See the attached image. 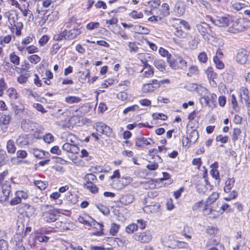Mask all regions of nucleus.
<instances>
[{
	"label": "nucleus",
	"instance_id": "nucleus-42",
	"mask_svg": "<svg viewBox=\"0 0 250 250\" xmlns=\"http://www.w3.org/2000/svg\"><path fill=\"white\" fill-rule=\"evenodd\" d=\"M206 73L208 79L212 80L213 81H214V79L216 78L217 74L213 71V69L211 67H208L207 69L206 70Z\"/></svg>",
	"mask_w": 250,
	"mask_h": 250
},
{
	"label": "nucleus",
	"instance_id": "nucleus-48",
	"mask_svg": "<svg viewBox=\"0 0 250 250\" xmlns=\"http://www.w3.org/2000/svg\"><path fill=\"white\" fill-rule=\"evenodd\" d=\"M34 185L41 190H43L46 188L47 186L46 182H44L42 181L38 180L34 182Z\"/></svg>",
	"mask_w": 250,
	"mask_h": 250
},
{
	"label": "nucleus",
	"instance_id": "nucleus-4",
	"mask_svg": "<svg viewBox=\"0 0 250 250\" xmlns=\"http://www.w3.org/2000/svg\"><path fill=\"white\" fill-rule=\"evenodd\" d=\"M21 126L24 131L32 132L38 130L39 125L32 121L25 119L21 121Z\"/></svg>",
	"mask_w": 250,
	"mask_h": 250
},
{
	"label": "nucleus",
	"instance_id": "nucleus-25",
	"mask_svg": "<svg viewBox=\"0 0 250 250\" xmlns=\"http://www.w3.org/2000/svg\"><path fill=\"white\" fill-rule=\"evenodd\" d=\"M11 119V116L9 114H3L0 118L1 125H7L9 124Z\"/></svg>",
	"mask_w": 250,
	"mask_h": 250
},
{
	"label": "nucleus",
	"instance_id": "nucleus-16",
	"mask_svg": "<svg viewBox=\"0 0 250 250\" xmlns=\"http://www.w3.org/2000/svg\"><path fill=\"white\" fill-rule=\"evenodd\" d=\"M16 144L20 147L28 145L29 144L28 136L27 135H19L16 139Z\"/></svg>",
	"mask_w": 250,
	"mask_h": 250
},
{
	"label": "nucleus",
	"instance_id": "nucleus-24",
	"mask_svg": "<svg viewBox=\"0 0 250 250\" xmlns=\"http://www.w3.org/2000/svg\"><path fill=\"white\" fill-rule=\"evenodd\" d=\"M143 76L146 78H149L153 75V68L151 65H146V68H144L142 71Z\"/></svg>",
	"mask_w": 250,
	"mask_h": 250
},
{
	"label": "nucleus",
	"instance_id": "nucleus-11",
	"mask_svg": "<svg viewBox=\"0 0 250 250\" xmlns=\"http://www.w3.org/2000/svg\"><path fill=\"white\" fill-rule=\"evenodd\" d=\"M164 245L167 248L171 249H176L177 248V244H178V241L174 239L172 236H168L162 240Z\"/></svg>",
	"mask_w": 250,
	"mask_h": 250
},
{
	"label": "nucleus",
	"instance_id": "nucleus-23",
	"mask_svg": "<svg viewBox=\"0 0 250 250\" xmlns=\"http://www.w3.org/2000/svg\"><path fill=\"white\" fill-rule=\"evenodd\" d=\"M169 5L166 3H164L161 6L160 9H159L160 14H159L162 18L167 16L169 14Z\"/></svg>",
	"mask_w": 250,
	"mask_h": 250
},
{
	"label": "nucleus",
	"instance_id": "nucleus-49",
	"mask_svg": "<svg viewBox=\"0 0 250 250\" xmlns=\"http://www.w3.org/2000/svg\"><path fill=\"white\" fill-rule=\"evenodd\" d=\"M41 58L38 55L34 54L28 57V60L32 63L36 64L41 61Z\"/></svg>",
	"mask_w": 250,
	"mask_h": 250
},
{
	"label": "nucleus",
	"instance_id": "nucleus-51",
	"mask_svg": "<svg viewBox=\"0 0 250 250\" xmlns=\"http://www.w3.org/2000/svg\"><path fill=\"white\" fill-rule=\"evenodd\" d=\"M231 104L232 106L233 109L238 111L239 110V107L238 106L237 102L236 97L234 94H232L231 96Z\"/></svg>",
	"mask_w": 250,
	"mask_h": 250
},
{
	"label": "nucleus",
	"instance_id": "nucleus-35",
	"mask_svg": "<svg viewBox=\"0 0 250 250\" xmlns=\"http://www.w3.org/2000/svg\"><path fill=\"white\" fill-rule=\"evenodd\" d=\"M157 88V86H154L152 83L145 84L143 87L142 90L144 92H149L155 90Z\"/></svg>",
	"mask_w": 250,
	"mask_h": 250
},
{
	"label": "nucleus",
	"instance_id": "nucleus-38",
	"mask_svg": "<svg viewBox=\"0 0 250 250\" xmlns=\"http://www.w3.org/2000/svg\"><path fill=\"white\" fill-rule=\"evenodd\" d=\"M8 21L11 26L15 25L16 22L18 21V15L14 13H10L8 15Z\"/></svg>",
	"mask_w": 250,
	"mask_h": 250
},
{
	"label": "nucleus",
	"instance_id": "nucleus-3",
	"mask_svg": "<svg viewBox=\"0 0 250 250\" xmlns=\"http://www.w3.org/2000/svg\"><path fill=\"white\" fill-rule=\"evenodd\" d=\"M239 97L242 103H245L248 107V113L250 117V96L248 89L245 87H242L239 91Z\"/></svg>",
	"mask_w": 250,
	"mask_h": 250
},
{
	"label": "nucleus",
	"instance_id": "nucleus-7",
	"mask_svg": "<svg viewBox=\"0 0 250 250\" xmlns=\"http://www.w3.org/2000/svg\"><path fill=\"white\" fill-rule=\"evenodd\" d=\"M1 188L2 196L0 197L1 202H4L8 200L11 193V186L8 182H5L4 183L0 184Z\"/></svg>",
	"mask_w": 250,
	"mask_h": 250
},
{
	"label": "nucleus",
	"instance_id": "nucleus-37",
	"mask_svg": "<svg viewBox=\"0 0 250 250\" xmlns=\"http://www.w3.org/2000/svg\"><path fill=\"white\" fill-rule=\"evenodd\" d=\"M177 61H178L179 68L184 69L187 67V62L181 57L177 56Z\"/></svg>",
	"mask_w": 250,
	"mask_h": 250
},
{
	"label": "nucleus",
	"instance_id": "nucleus-40",
	"mask_svg": "<svg viewBox=\"0 0 250 250\" xmlns=\"http://www.w3.org/2000/svg\"><path fill=\"white\" fill-rule=\"evenodd\" d=\"M120 227L119 225L114 223H112L110 229V233L113 236L115 235L118 233Z\"/></svg>",
	"mask_w": 250,
	"mask_h": 250
},
{
	"label": "nucleus",
	"instance_id": "nucleus-32",
	"mask_svg": "<svg viewBox=\"0 0 250 250\" xmlns=\"http://www.w3.org/2000/svg\"><path fill=\"white\" fill-rule=\"evenodd\" d=\"M169 66L173 69H179V66H178V61H177V56L176 57L175 59H174L173 58H171L170 57L167 60Z\"/></svg>",
	"mask_w": 250,
	"mask_h": 250
},
{
	"label": "nucleus",
	"instance_id": "nucleus-19",
	"mask_svg": "<svg viewBox=\"0 0 250 250\" xmlns=\"http://www.w3.org/2000/svg\"><path fill=\"white\" fill-rule=\"evenodd\" d=\"M14 241L16 242L14 250H25V247L23 246L22 242V236L17 234L14 237Z\"/></svg>",
	"mask_w": 250,
	"mask_h": 250
},
{
	"label": "nucleus",
	"instance_id": "nucleus-57",
	"mask_svg": "<svg viewBox=\"0 0 250 250\" xmlns=\"http://www.w3.org/2000/svg\"><path fill=\"white\" fill-rule=\"evenodd\" d=\"M152 117L154 120L160 119L163 121H165L167 119V115L163 113H155L152 115Z\"/></svg>",
	"mask_w": 250,
	"mask_h": 250
},
{
	"label": "nucleus",
	"instance_id": "nucleus-22",
	"mask_svg": "<svg viewBox=\"0 0 250 250\" xmlns=\"http://www.w3.org/2000/svg\"><path fill=\"white\" fill-rule=\"evenodd\" d=\"M235 179L232 178H228L225 183L224 190L226 193H229L234 186Z\"/></svg>",
	"mask_w": 250,
	"mask_h": 250
},
{
	"label": "nucleus",
	"instance_id": "nucleus-63",
	"mask_svg": "<svg viewBox=\"0 0 250 250\" xmlns=\"http://www.w3.org/2000/svg\"><path fill=\"white\" fill-rule=\"evenodd\" d=\"M220 59H217V57H213V61L215 63L216 67L219 69H222L224 68V64Z\"/></svg>",
	"mask_w": 250,
	"mask_h": 250
},
{
	"label": "nucleus",
	"instance_id": "nucleus-12",
	"mask_svg": "<svg viewBox=\"0 0 250 250\" xmlns=\"http://www.w3.org/2000/svg\"><path fill=\"white\" fill-rule=\"evenodd\" d=\"M186 9V5L184 1L182 0H177L175 5L174 11L178 16H181L183 15L185 13Z\"/></svg>",
	"mask_w": 250,
	"mask_h": 250
},
{
	"label": "nucleus",
	"instance_id": "nucleus-62",
	"mask_svg": "<svg viewBox=\"0 0 250 250\" xmlns=\"http://www.w3.org/2000/svg\"><path fill=\"white\" fill-rule=\"evenodd\" d=\"M241 133V130L239 128H235L233 129L232 139L233 141H236L238 139V136Z\"/></svg>",
	"mask_w": 250,
	"mask_h": 250
},
{
	"label": "nucleus",
	"instance_id": "nucleus-17",
	"mask_svg": "<svg viewBox=\"0 0 250 250\" xmlns=\"http://www.w3.org/2000/svg\"><path fill=\"white\" fill-rule=\"evenodd\" d=\"M198 139V132L195 129H193L190 132L189 136L186 138L187 140V144L186 146L188 145V144H194Z\"/></svg>",
	"mask_w": 250,
	"mask_h": 250
},
{
	"label": "nucleus",
	"instance_id": "nucleus-15",
	"mask_svg": "<svg viewBox=\"0 0 250 250\" xmlns=\"http://www.w3.org/2000/svg\"><path fill=\"white\" fill-rule=\"evenodd\" d=\"M160 208V205L159 203H155L153 205H150L146 206L144 208L143 210L146 213H157L159 211Z\"/></svg>",
	"mask_w": 250,
	"mask_h": 250
},
{
	"label": "nucleus",
	"instance_id": "nucleus-46",
	"mask_svg": "<svg viewBox=\"0 0 250 250\" xmlns=\"http://www.w3.org/2000/svg\"><path fill=\"white\" fill-rule=\"evenodd\" d=\"M198 43V38L195 36L189 41V45L190 48L192 49H195L197 47Z\"/></svg>",
	"mask_w": 250,
	"mask_h": 250
},
{
	"label": "nucleus",
	"instance_id": "nucleus-6",
	"mask_svg": "<svg viewBox=\"0 0 250 250\" xmlns=\"http://www.w3.org/2000/svg\"><path fill=\"white\" fill-rule=\"evenodd\" d=\"M15 196L10 202L11 206L17 205L21 203L22 200H26L28 197V194L23 190H18L15 192Z\"/></svg>",
	"mask_w": 250,
	"mask_h": 250
},
{
	"label": "nucleus",
	"instance_id": "nucleus-28",
	"mask_svg": "<svg viewBox=\"0 0 250 250\" xmlns=\"http://www.w3.org/2000/svg\"><path fill=\"white\" fill-rule=\"evenodd\" d=\"M173 32L174 35L179 38H185L187 36V33L182 30L181 26L175 27Z\"/></svg>",
	"mask_w": 250,
	"mask_h": 250
},
{
	"label": "nucleus",
	"instance_id": "nucleus-56",
	"mask_svg": "<svg viewBox=\"0 0 250 250\" xmlns=\"http://www.w3.org/2000/svg\"><path fill=\"white\" fill-rule=\"evenodd\" d=\"M237 196V192L233 190L230 192V194L228 196L224 197V199L227 201H229L231 200L235 199Z\"/></svg>",
	"mask_w": 250,
	"mask_h": 250
},
{
	"label": "nucleus",
	"instance_id": "nucleus-13",
	"mask_svg": "<svg viewBox=\"0 0 250 250\" xmlns=\"http://www.w3.org/2000/svg\"><path fill=\"white\" fill-rule=\"evenodd\" d=\"M62 148L64 151L73 154H77L80 151L79 147L77 145L67 143H65L63 144Z\"/></svg>",
	"mask_w": 250,
	"mask_h": 250
},
{
	"label": "nucleus",
	"instance_id": "nucleus-53",
	"mask_svg": "<svg viewBox=\"0 0 250 250\" xmlns=\"http://www.w3.org/2000/svg\"><path fill=\"white\" fill-rule=\"evenodd\" d=\"M199 61L202 63H206L208 61V56L206 52H202L198 55Z\"/></svg>",
	"mask_w": 250,
	"mask_h": 250
},
{
	"label": "nucleus",
	"instance_id": "nucleus-36",
	"mask_svg": "<svg viewBox=\"0 0 250 250\" xmlns=\"http://www.w3.org/2000/svg\"><path fill=\"white\" fill-rule=\"evenodd\" d=\"M54 40L56 41H61L63 39H66V30L61 31L60 33L55 35L53 37Z\"/></svg>",
	"mask_w": 250,
	"mask_h": 250
},
{
	"label": "nucleus",
	"instance_id": "nucleus-61",
	"mask_svg": "<svg viewBox=\"0 0 250 250\" xmlns=\"http://www.w3.org/2000/svg\"><path fill=\"white\" fill-rule=\"evenodd\" d=\"M43 139L45 143L48 144L51 143L54 140V136L50 133L45 134L43 136Z\"/></svg>",
	"mask_w": 250,
	"mask_h": 250
},
{
	"label": "nucleus",
	"instance_id": "nucleus-26",
	"mask_svg": "<svg viewBox=\"0 0 250 250\" xmlns=\"http://www.w3.org/2000/svg\"><path fill=\"white\" fill-rule=\"evenodd\" d=\"M65 101L69 104H77L82 101V98L77 96H67L65 97Z\"/></svg>",
	"mask_w": 250,
	"mask_h": 250
},
{
	"label": "nucleus",
	"instance_id": "nucleus-31",
	"mask_svg": "<svg viewBox=\"0 0 250 250\" xmlns=\"http://www.w3.org/2000/svg\"><path fill=\"white\" fill-rule=\"evenodd\" d=\"M6 147L7 151L10 153H14L16 150L14 142L12 140H9L7 141Z\"/></svg>",
	"mask_w": 250,
	"mask_h": 250
},
{
	"label": "nucleus",
	"instance_id": "nucleus-54",
	"mask_svg": "<svg viewBox=\"0 0 250 250\" xmlns=\"http://www.w3.org/2000/svg\"><path fill=\"white\" fill-rule=\"evenodd\" d=\"M129 15L134 19H141L143 17V14L142 12H138L135 10H134L130 13Z\"/></svg>",
	"mask_w": 250,
	"mask_h": 250
},
{
	"label": "nucleus",
	"instance_id": "nucleus-21",
	"mask_svg": "<svg viewBox=\"0 0 250 250\" xmlns=\"http://www.w3.org/2000/svg\"><path fill=\"white\" fill-rule=\"evenodd\" d=\"M149 141H152V140L151 138L147 139L143 137H138L135 141V145L138 147H142L143 145H151Z\"/></svg>",
	"mask_w": 250,
	"mask_h": 250
},
{
	"label": "nucleus",
	"instance_id": "nucleus-10",
	"mask_svg": "<svg viewBox=\"0 0 250 250\" xmlns=\"http://www.w3.org/2000/svg\"><path fill=\"white\" fill-rule=\"evenodd\" d=\"M61 139L65 143L77 145V137L69 132H63L61 135Z\"/></svg>",
	"mask_w": 250,
	"mask_h": 250
},
{
	"label": "nucleus",
	"instance_id": "nucleus-14",
	"mask_svg": "<svg viewBox=\"0 0 250 250\" xmlns=\"http://www.w3.org/2000/svg\"><path fill=\"white\" fill-rule=\"evenodd\" d=\"M236 61L241 64H244L249 62V56L246 51L239 52L236 57Z\"/></svg>",
	"mask_w": 250,
	"mask_h": 250
},
{
	"label": "nucleus",
	"instance_id": "nucleus-33",
	"mask_svg": "<svg viewBox=\"0 0 250 250\" xmlns=\"http://www.w3.org/2000/svg\"><path fill=\"white\" fill-rule=\"evenodd\" d=\"M32 153L35 157L39 159H43L46 154H48L43 150H40L38 149H34Z\"/></svg>",
	"mask_w": 250,
	"mask_h": 250
},
{
	"label": "nucleus",
	"instance_id": "nucleus-29",
	"mask_svg": "<svg viewBox=\"0 0 250 250\" xmlns=\"http://www.w3.org/2000/svg\"><path fill=\"white\" fill-rule=\"evenodd\" d=\"M134 197L131 194H126L122 197L121 202L125 205H128L132 202Z\"/></svg>",
	"mask_w": 250,
	"mask_h": 250
},
{
	"label": "nucleus",
	"instance_id": "nucleus-44",
	"mask_svg": "<svg viewBox=\"0 0 250 250\" xmlns=\"http://www.w3.org/2000/svg\"><path fill=\"white\" fill-rule=\"evenodd\" d=\"M10 61L15 65H19L20 63V57L16 55L14 52L10 54Z\"/></svg>",
	"mask_w": 250,
	"mask_h": 250
},
{
	"label": "nucleus",
	"instance_id": "nucleus-45",
	"mask_svg": "<svg viewBox=\"0 0 250 250\" xmlns=\"http://www.w3.org/2000/svg\"><path fill=\"white\" fill-rule=\"evenodd\" d=\"M11 40V36L9 35L4 37H0V44L2 46H4L6 44L9 43Z\"/></svg>",
	"mask_w": 250,
	"mask_h": 250
},
{
	"label": "nucleus",
	"instance_id": "nucleus-39",
	"mask_svg": "<svg viewBox=\"0 0 250 250\" xmlns=\"http://www.w3.org/2000/svg\"><path fill=\"white\" fill-rule=\"evenodd\" d=\"M59 18L58 12L57 11H53L48 15L47 20L50 21H57Z\"/></svg>",
	"mask_w": 250,
	"mask_h": 250
},
{
	"label": "nucleus",
	"instance_id": "nucleus-41",
	"mask_svg": "<svg viewBox=\"0 0 250 250\" xmlns=\"http://www.w3.org/2000/svg\"><path fill=\"white\" fill-rule=\"evenodd\" d=\"M84 188L88 189L92 193H96L98 191V188L93 183L85 184L84 185Z\"/></svg>",
	"mask_w": 250,
	"mask_h": 250
},
{
	"label": "nucleus",
	"instance_id": "nucleus-47",
	"mask_svg": "<svg viewBox=\"0 0 250 250\" xmlns=\"http://www.w3.org/2000/svg\"><path fill=\"white\" fill-rule=\"evenodd\" d=\"M29 77V75L27 73L22 74L18 77L17 79L18 82L21 84L27 82Z\"/></svg>",
	"mask_w": 250,
	"mask_h": 250
},
{
	"label": "nucleus",
	"instance_id": "nucleus-27",
	"mask_svg": "<svg viewBox=\"0 0 250 250\" xmlns=\"http://www.w3.org/2000/svg\"><path fill=\"white\" fill-rule=\"evenodd\" d=\"M84 180L86 182V184L96 183L97 181L96 176L92 173L87 174L84 176Z\"/></svg>",
	"mask_w": 250,
	"mask_h": 250
},
{
	"label": "nucleus",
	"instance_id": "nucleus-43",
	"mask_svg": "<svg viewBox=\"0 0 250 250\" xmlns=\"http://www.w3.org/2000/svg\"><path fill=\"white\" fill-rule=\"evenodd\" d=\"M246 6H247L246 4L242 2H235L231 3V7L237 11H239Z\"/></svg>",
	"mask_w": 250,
	"mask_h": 250
},
{
	"label": "nucleus",
	"instance_id": "nucleus-9",
	"mask_svg": "<svg viewBox=\"0 0 250 250\" xmlns=\"http://www.w3.org/2000/svg\"><path fill=\"white\" fill-rule=\"evenodd\" d=\"M218 197L219 194L217 192H213L208 197L205 204V208L204 209L205 213L209 214L211 212L212 209L208 208V207L215 202Z\"/></svg>",
	"mask_w": 250,
	"mask_h": 250
},
{
	"label": "nucleus",
	"instance_id": "nucleus-52",
	"mask_svg": "<svg viewBox=\"0 0 250 250\" xmlns=\"http://www.w3.org/2000/svg\"><path fill=\"white\" fill-rule=\"evenodd\" d=\"M92 223H93V225H97V226H98L99 227V229H100V231H96L94 233V234L97 236H102L104 234V233H103V227H104V226L103 224H101L99 223H98L97 222H96L94 220H93L92 222H91Z\"/></svg>",
	"mask_w": 250,
	"mask_h": 250
},
{
	"label": "nucleus",
	"instance_id": "nucleus-58",
	"mask_svg": "<svg viewBox=\"0 0 250 250\" xmlns=\"http://www.w3.org/2000/svg\"><path fill=\"white\" fill-rule=\"evenodd\" d=\"M138 109H139V106L137 104H134L125 108L123 111V113L126 114L129 112L134 111Z\"/></svg>",
	"mask_w": 250,
	"mask_h": 250
},
{
	"label": "nucleus",
	"instance_id": "nucleus-5",
	"mask_svg": "<svg viewBox=\"0 0 250 250\" xmlns=\"http://www.w3.org/2000/svg\"><path fill=\"white\" fill-rule=\"evenodd\" d=\"M133 238L136 241L142 243H148L152 239V236L149 231H146L135 233Z\"/></svg>",
	"mask_w": 250,
	"mask_h": 250
},
{
	"label": "nucleus",
	"instance_id": "nucleus-64",
	"mask_svg": "<svg viewBox=\"0 0 250 250\" xmlns=\"http://www.w3.org/2000/svg\"><path fill=\"white\" fill-rule=\"evenodd\" d=\"M9 247L7 241L4 239L0 240V250H8Z\"/></svg>",
	"mask_w": 250,
	"mask_h": 250
},
{
	"label": "nucleus",
	"instance_id": "nucleus-18",
	"mask_svg": "<svg viewBox=\"0 0 250 250\" xmlns=\"http://www.w3.org/2000/svg\"><path fill=\"white\" fill-rule=\"evenodd\" d=\"M81 33V32L79 29L73 28L69 31L66 30V39L68 40L74 39Z\"/></svg>",
	"mask_w": 250,
	"mask_h": 250
},
{
	"label": "nucleus",
	"instance_id": "nucleus-2",
	"mask_svg": "<svg viewBox=\"0 0 250 250\" xmlns=\"http://www.w3.org/2000/svg\"><path fill=\"white\" fill-rule=\"evenodd\" d=\"M192 85V88L196 90L197 92L200 93V92H202L205 94L200 99V104L202 105L210 106L209 102L210 101V100L208 90L206 88L201 86H198L196 84L193 83Z\"/></svg>",
	"mask_w": 250,
	"mask_h": 250
},
{
	"label": "nucleus",
	"instance_id": "nucleus-34",
	"mask_svg": "<svg viewBox=\"0 0 250 250\" xmlns=\"http://www.w3.org/2000/svg\"><path fill=\"white\" fill-rule=\"evenodd\" d=\"M154 65L156 68L159 69L161 71H163L165 70V63L164 61L162 60H157L154 62Z\"/></svg>",
	"mask_w": 250,
	"mask_h": 250
},
{
	"label": "nucleus",
	"instance_id": "nucleus-30",
	"mask_svg": "<svg viewBox=\"0 0 250 250\" xmlns=\"http://www.w3.org/2000/svg\"><path fill=\"white\" fill-rule=\"evenodd\" d=\"M138 229V226L135 223L128 225L125 228L126 232L128 234H132Z\"/></svg>",
	"mask_w": 250,
	"mask_h": 250
},
{
	"label": "nucleus",
	"instance_id": "nucleus-1",
	"mask_svg": "<svg viewBox=\"0 0 250 250\" xmlns=\"http://www.w3.org/2000/svg\"><path fill=\"white\" fill-rule=\"evenodd\" d=\"M41 211L43 220L48 223L55 222L57 219L59 211L57 209L49 205L41 206Z\"/></svg>",
	"mask_w": 250,
	"mask_h": 250
},
{
	"label": "nucleus",
	"instance_id": "nucleus-20",
	"mask_svg": "<svg viewBox=\"0 0 250 250\" xmlns=\"http://www.w3.org/2000/svg\"><path fill=\"white\" fill-rule=\"evenodd\" d=\"M19 211H21V210H22V211H24L26 213H30L31 215L35 211V208L34 207L30 206L27 204H21L19 207Z\"/></svg>",
	"mask_w": 250,
	"mask_h": 250
},
{
	"label": "nucleus",
	"instance_id": "nucleus-55",
	"mask_svg": "<svg viewBox=\"0 0 250 250\" xmlns=\"http://www.w3.org/2000/svg\"><path fill=\"white\" fill-rule=\"evenodd\" d=\"M33 106L38 111L41 112L42 114H44L47 112V110L43 107V106L40 104L34 103Z\"/></svg>",
	"mask_w": 250,
	"mask_h": 250
},
{
	"label": "nucleus",
	"instance_id": "nucleus-60",
	"mask_svg": "<svg viewBox=\"0 0 250 250\" xmlns=\"http://www.w3.org/2000/svg\"><path fill=\"white\" fill-rule=\"evenodd\" d=\"M159 53L162 56L167 57V60L171 57V54L167 50L162 47H160L159 49Z\"/></svg>",
	"mask_w": 250,
	"mask_h": 250
},
{
	"label": "nucleus",
	"instance_id": "nucleus-59",
	"mask_svg": "<svg viewBox=\"0 0 250 250\" xmlns=\"http://www.w3.org/2000/svg\"><path fill=\"white\" fill-rule=\"evenodd\" d=\"M189 73L188 74V76H191L192 75H197L199 73L198 67L195 65H191L189 68Z\"/></svg>",
	"mask_w": 250,
	"mask_h": 250
},
{
	"label": "nucleus",
	"instance_id": "nucleus-50",
	"mask_svg": "<svg viewBox=\"0 0 250 250\" xmlns=\"http://www.w3.org/2000/svg\"><path fill=\"white\" fill-rule=\"evenodd\" d=\"M133 180L131 177L127 176V177H122V185L120 186L121 187H125L127 185H129L132 182Z\"/></svg>",
	"mask_w": 250,
	"mask_h": 250
},
{
	"label": "nucleus",
	"instance_id": "nucleus-8",
	"mask_svg": "<svg viewBox=\"0 0 250 250\" xmlns=\"http://www.w3.org/2000/svg\"><path fill=\"white\" fill-rule=\"evenodd\" d=\"M214 25L219 27H225L229 25V19L225 16H216L211 19Z\"/></svg>",
	"mask_w": 250,
	"mask_h": 250
}]
</instances>
